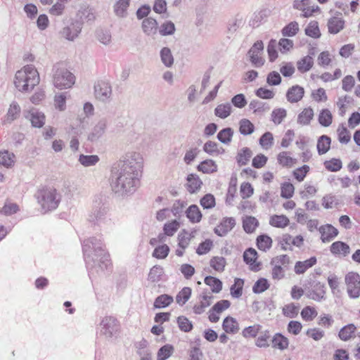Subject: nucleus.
Returning a JSON list of instances; mask_svg holds the SVG:
<instances>
[{
    "mask_svg": "<svg viewBox=\"0 0 360 360\" xmlns=\"http://www.w3.org/2000/svg\"><path fill=\"white\" fill-rule=\"evenodd\" d=\"M137 156L135 165L127 160L120 161L113 167L112 177L116 179L117 190H127L132 186L136 167L141 163V158Z\"/></svg>",
    "mask_w": 360,
    "mask_h": 360,
    "instance_id": "obj_1",
    "label": "nucleus"
},
{
    "mask_svg": "<svg viewBox=\"0 0 360 360\" xmlns=\"http://www.w3.org/2000/svg\"><path fill=\"white\" fill-rule=\"evenodd\" d=\"M39 74L32 65H25L16 72L14 84L20 91H32L39 83Z\"/></svg>",
    "mask_w": 360,
    "mask_h": 360,
    "instance_id": "obj_2",
    "label": "nucleus"
},
{
    "mask_svg": "<svg viewBox=\"0 0 360 360\" xmlns=\"http://www.w3.org/2000/svg\"><path fill=\"white\" fill-rule=\"evenodd\" d=\"M53 82L54 86L59 89H68L74 85L75 77L66 68L56 67Z\"/></svg>",
    "mask_w": 360,
    "mask_h": 360,
    "instance_id": "obj_3",
    "label": "nucleus"
},
{
    "mask_svg": "<svg viewBox=\"0 0 360 360\" xmlns=\"http://www.w3.org/2000/svg\"><path fill=\"white\" fill-rule=\"evenodd\" d=\"M344 283L348 296L352 299L360 297V274L354 271L347 272L344 278Z\"/></svg>",
    "mask_w": 360,
    "mask_h": 360,
    "instance_id": "obj_4",
    "label": "nucleus"
},
{
    "mask_svg": "<svg viewBox=\"0 0 360 360\" xmlns=\"http://www.w3.org/2000/svg\"><path fill=\"white\" fill-rule=\"evenodd\" d=\"M56 190L53 188H46L39 191L38 200L45 210H50L57 207L58 200L56 198Z\"/></svg>",
    "mask_w": 360,
    "mask_h": 360,
    "instance_id": "obj_5",
    "label": "nucleus"
},
{
    "mask_svg": "<svg viewBox=\"0 0 360 360\" xmlns=\"http://www.w3.org/2000/svg\"><path fill=\"white\" fill-rule=\"evenodd\" d=\"M290 263V259L287 255H280L274 257L271 262L272 266L271 276L274 280H281L285 277L284 268Z\"/></svg>",
    "mask_w": 360,
    "mask_h": 360,
    "instance_id": "obj_6",
    "label": "nucleus"
},
{
    "mask_svg": "<svg viewBox=\"0 0 360 360\" xmlns=\"http://www.w3.org/2000/svg\"><path fill=\"white\" fill-rule=\"evenodd\" d=\"M181 227V222L177 219H172L167 221L162 227V233H160L157 238H151L150 244L152 245H156L158 243H162L165 241L167 236L172 237L179 231Z\"/></svg>",
    "mask_w": 360,
    "mask_h": 360,
    "instance_id": "obj_7",
    "label": "nucleus"
},
{
    "mask_svg": "<svg viewBox=\"0 0 360 360\" xmlns=\"http://www.w3.org/2000/svg\"><path fill=\"white\" fill-rule=\"evenodd\" d=\"M304 238L302 235L292 236L290 233H283L279 241L278 245L281 248L285 251H292L294 247L300 248L304 245Z\"/></svg>",
    "mask_w": 360,
    "mask_h": 360,
    "instance_id": "obj_8",
    "label": "nucleus"
},
{
    "mask_svg": "<svg viewBox=\"0 0 360 360\" xmlns=\"http://www.w3.org/2000/svg\"><path fill=\"white\" fill-rule=\"evenodd\" d=\"M264 44L262 41H257L248 51L251 63L256 68L262 67L264 64L263 58Z\"/></svg>",
    "mask_w": 360,
    "mask_h": 360,
    "instance_id": "obj_9",
    "label": "nucleus"
},
{
    "mask_svg": "<svg viewBox=\"0 0 360 360\" xmlns=\"http://www.w3.org/2000/svg\"><path fill=\"white\" fill-rule=\"evenodd\" d=\"M243 260L250 270L257 272L261 269L262 263L258 261V253L252 248H249L243 252Z\"/></svg>",
    "mask_w": 360,
    "mask_h": 360,
    "instance_id": "obj_10",
    "label": "nucleus"
},
{
    "mask_svg": "<svg viewBox=\"0 0 360 360\" xmlns=\"http://www.w3.org/2000/svg\"><path fill=\"white\" fill-rule=\"evenodd\" d=\"M231 307V302L226 300H222L215 303L208 312V319L211 323H217L220 319L222 312Z\"/></svg>",
    "mask_w": 360,
    "mask_h": 360,
    "instance_id": "obj_11",
    "label": "nucleus"
},
{
    "mask_svg": "<svg viewBox=\"0 0 360 360\" xmlns=\"http://www.w3.org/2000/svg\"><path fill=\"white\" fill-rule=\"evenodd\" d=\"M294 8L301 11L302 16L309 18L312 16L315 13L320 11V8L316 5L310 4L309 0H295L293 3Z\"/></svg>",
    "mask_w": 360,
    "mask_h": 360,
    "instance_id": "obj_12",
    "label": "nucleus"
},
{
    "mask_svg": "<svg viewBox=\"0 0 360 360\" xmlns=\"http://www.w3.org/2000/svg\"><path fill=\"white\" fill-rule=\"evenodd\" d=\"M276 161L281 167L285 169H291L298 162L297 159L288 150L279 152L276 155Z\"/></svg>",
    "mask_w": 360,
    "mask_h": 360,
    "instance_id": "obj_13",
    "label": "nucleus"
},
{
    "mask_svg": "<svg viewBox=\"0 0 360 360\" xmlns=\"http://www.w3.org/2000/svg\"><path fill=\"white\" fill-rule=\"evenodd\" d=\"M236 224L234 217H224L214 229V232L219 236H224L235 227Z\"/></svg>",
    "mask_w": 360,
    "mask_h": 360,
    "instance_id": "obj_14",
    "label": "nucleus"
},
{
    "mask_svg": "<svg viewBox=\"0 0 360 360\" xmlns=\"http://www.w3.org/2000/svg\"><path fill=\"white\" fill-rule=\"evenodd\" d=\"M307 297L316 302H321L326 297V288L323 283L315 282L311 290L307 294Z\"/></svg>",
    "mask_w": 360,
    "mask_h": 360,
    "instance_id": "obj_15",
    "label": "nucleus"
},
{
    "mask_svg": "<svg viewBox=\"0 0 360 360\" xmlns=\"http://www.w3.org/2000/svg\"><path fill=\"white\" fill-rule=\"evenodd\" d=\"M320 238L323 243L332 241L339 234V231L330 224L321 225L318 229Z\"/></svg>",
    "mask_w": 360,
    "mask_h": 360,
    "instance_id": "obj_16",
    "label": "nucleus"
},
{
    "mask_svg": "<svg viewBox=\"0 0 360 360\" xmlns=\"http://www.w3.org/2000/svg\"><path fill=\"white\" fill-rule=\"evenodd\" d=\"M314 110L311 106H307L301 109L297 117V124L304 127L311 124L314 118Z\"/></svg>",
    "mask_w": 360,
    "mask_h": 360,
    "instance_id": "obj_17",
    "label": "nucleus"
},
{
    "mask_svg": "<svg viewBox=\"0 0 360 360\" xmlns=\"http://www.w3.org/2000/svg\"><path fill=\"white\" fill-rule=\"evenodd\" d=\"M330 253L338 257H346L350 254L349 245L340 240L333 242L329 248Z\"/></svg>",
    "mask_w": 360,
    "mask_h": 360,
    "instance_id": "obj_18",
    "label": "nucleus"
},
{
    "mask_svg": "<svg viewBox=\"0 0 360 360\" xmlns=\"http://www.w3.org/2000/svg\"><path fill=\"white\" fill-rule=\"evenodd\" d=\"M305 94L304 89L300 85H293L286 92V99L290 103H295L300 101Z\"/></svg>",
    "mask_w": 360,
    "mask_h": 360,
    "instance_id": "obj_19",
    "label": "nucleus"
},
{
    "mask_svg": "<svg viewBox=\"0 0 360 360\" xmlns=\"http://www.w3.org/2000/svg\"><path fill=\"white\" fill-rule=\"evenodd\" d=\"M202 186V181L198 175L190 174L187 176L186 188L188 193L193 194L200 191Z\"/></svg>",
    "mask_w": 360,
    "mask_h": 360,
    "instance_id": "obj_20",
    "label": "nucleus"
},
{
    "mask_svg": "<svg viewBox=\"0 0 360 360\" xmlns=\"http://www.w3.org/2000/svg\"><path fill=\"white\" fill-rule=\"evenodd\" d=\"M271 346L274 349L285 350L289 347V340L283 334L276 333L271 338Z\"/></svg>",
    "mask_w": 360,
    "mask_h": 360,
    "instance_id": "obj_21",
    "label": "nucleus"
},
{
    "mask_svg": "<svg viewBox=\"0 0 360 360\" xmlns=\"http://www.w3.org/2000/svg\"><path fill=\"white\" fill-rule=\"evenodd\" d=\"M212 299L213 296L210 293L201 295L199 302L193 307V312L196 314L203 313L211 305Z\"/></svg>",
    "mask_w": 360,
    "mask_h": 360,
    "instance_id": "obj_22",
    "label": "nucleus"
},
{
    "mask_svg": "<svg viewBox=\"0 0 360 360\" xmlns=\"http://www.w3.org/2000/svg\"><path fill=\"white\" fill-rule=\"evenodd\" d=\"M195 233L196 230H192L191 231L186 229L181 230L177 236L178 246L187 248L191 240L195 238Z\"/></svg>",
    "mask_w": 360,
    "mask_h": 360,
    "instance_id": "obj_23",
    "label": "nucleus"
},
{
    "mask_svg": "<svg viewBox=\"0 0 360 360\" xmlns=\"http://www.w3.org/2000/svg\"><path fill=\"white\" fill-rule=\"evenodd\" d=\"M316 262L317 259L315 257H311L304 261H298L295 264L294 271L296 274H303L309 269L314 266Z\"/></svg>",
    "mask_w": 360,
    "mask_h": 360,
    "instance_id": "obj_24",
    "label": "nucleus"
},
{
    "mask_svg": "<svg viewBox=\"0 0 360 360\" xmlns=\"http://www.w3.org/2000/svg\"><path fill=\"white\" fill-rule=\"evenodd\" d=\"M222 328L226 333L236 334L239 331L240 327L237 320L229 316L224 319Z\"/></svg>",
    "mask_w": 360,
    "mask_h": 360,
    "instance_id": "obj_25",
    "label": "nucleus"
},
{
    "mask_svg": "<svg viewBox=\"0 0 360 360\" xmlns=\"http://www.w3.org/2000/svg\"><path fill=\"white\" fill-rule=\"evenodd\" d=\"M336 135L338 141L343 145L348 144L352 138L351 132L345 124H340L336 129Z\"/></svg>",
    "mask_w": 360,
    "mask_h": 360,
    "instance_id": "obj_26",
    "label": "nucleus"
},
{
    "mask_svg": "<svg viewBox=\"0 0 360 360\" xmlns=\"http://www.w3.org/2000/svg\"><path fill=\"white\" fill-rule=\"evenodd\" d=\"M269 223L273 227L285 229L290 224V219L284 214H273L269 217Z\"/></svg>",
    "mask_w": 360,
    "mask_h": 360,
    "instance_id": "obj_27",
    "label": "nucleus"
},
{
    "mask_svg": "<svg viewBox=\"0 0 360 360\" xmlns=\"http://www.w3.org/2000/svg\"><path fill=\"white\" fill-rule=\"evenodd\" d=\"M186 216L192 224L199 223L202 218V214L196 205H191L187 208Z\"/></svg>",
    "mask_w": 360,
    "mask_h": 360,
    "instance_id": "obj_28",
    "label": "nucleus"
},
{
    "mask_svg": "<svg viewBox=\"0 0 360 360\" xmlns=\"http://www.w3.org/2000/svg\"><path fill=\"white\" fill-rule=\"evenodd\" d=\"M273 245L272 238L267 234L259 235L256 238L257 248L262 252L269 251Z\"/></svg>",
    "mask_w": 360,
    "mask_h": 360,
    "instance_id": "obj_29",
    "label": "nucleus"
},
{
    "mask_svg": "<svg viewBox=\"0 0 360 360\" xmlns=\"http://www.w3.org/2000/svg\"><path fill=\"white\" fill-rule=\"evenodd\" d=\"M252 152L250 148L244 147L241 148L236 156V160L239 166H245L248 164L252 158Z\"/></svg>",
    "mask_w": 360,
    "mask_h": 360,
    "instance_id": "obj_30",
    "label": "nucleus"
},
{
    "mask_svg": "<svg viewBox=\"0 0 360 360\" xmlns=\"http://www.w3.org/2000/svg\"><path fill=\"white\" fill-rule=\"evenodd\" d=\"M111 88L108 84L102 82L95 86V96L96 98L105 100L110 97Z\"/></svg>",
    "mask_w": 360,
    "mask_h": 360,
    "instance_id": "obj_31",
    "label": "nucleus"
},
{
    "mask_svg": "<svg viewBox=\"0 0 360 360\" xmlns=\"http://www.w3.org/2000/svg\"><path fill=\"white\" fill-rule=\"evenodd\" d=\"M209 264L216 272L222 273L224 271L227 263L224 257L214 256L210 259Z\"/></svg>",
    "mask_w": 360,
    "mask_h": 360,
    "instance_id": "obj_32",
    "label": "nucleus"
},
{
    "mask_svg": "<svg viewBox=\"0 0 360 360\" xmlns=\"http://www.w3.org/2000/svg\"><path fill=\"white\" fill-rule=\"evenodd\" d=\"M345 26V21L340 17H332L328 20V28L330 33L337 34L341 31Z\"/></svg>",
    "mask_w": 360,
    "mask_h": 360,
    "instance_id": "obj_33",
    "label": "nucleus"
},
{
    "mask_svg": "<svg viewBox=\"0 0 360 360\" xmlns=\"http://www.w3.org/2000/svg\"><path fill=\"white\" fill-rule=\"evenodd\" d=\"M203 150L212 156H217L224 153V148L212 141H208L204 144Z\"/></svg>",
    "mask_w": 360,
    "mask_h": 360,
    "instance_id": "obj_34",
    "label": "nucleus"
},
{
    "mask_svg": "<svg viewBox=\"0 0 360 360\" xmlns=\"http://www.w3.org/2000/svg\"><path fill=\"white\" fill-rule=\"evenodd\" d=\"M259 221L252 216H245L243 218V227L248 233H253L259 226Z\"/></svg>",
    "mask_w": 360,
    "mask_h": 360,
    "instance_id": "obj_35",
    "label": "nucleus"
},
{
    "mask_svg": "<svg viewBox=\"0 0 360 360\" xmlns=\"http://www.w3.org/2000/svg\"><path fill=\"white\" fill-rule=\"evenodd\" d=\"M20 113V108L16 103H13L10 105L8 112L4 120V123H11L16 120Z\"/></svg>",
    "mask_w": 360,
    "mask_h": 360,
    "instance_id": "obj_36",
    "label": "nucleus"
},
{
    "mask_svg": "<svg viewBox=\"0 0 360 360\" xmlns=\"http://www.w3.org/2000/svg\"><path fill=\"white\" fill-rule=\"evenodd\" d=\"M318 121L324 127L330 126L333 121V116L330 110L327 108L322 109L319 112Z\"/></svg>",
    "mask_w": 360,
    "mask_h": 360,
    "instance_id": "obj_37",
    "label": "nucleus"
},
{
    "mask_svg": "<svg viewBox=\"0 0 360 360\" xmlns=\"http://www.w3.org/2000/svg\"><path fill=\"white\" fill-rule=\"evenodd\" d=\"M331 139L327 135L321 136L317 141V150L319 155L326 153L330 148Z\"/></svg>",
    "mask_w": 360,
    "mask_h": 360,
    "instance_id": "obj_38",
    "label": "nucleus"
},
{
    "mask_svg": "<svg viewBox=\"0 0 360 360\" xmlns=\"http://www.w3.org/2000/svg\"><path fill=\"white\" fill-rule=\"evenodd\" d=\"M245 281L240 278L234 279L233 284L230 288V294L234 298H239L243 293Z\"/></svg>",
    "mask_w": 360,
    "mask_h": 360,
    "instance_id": "obj_39",
    "label": "nucleus"
},
{
    "mask_svg": "<svg viewBox=\"0 0 360 360\" xmlns=\"http://www.w3.org/2000/svg\"><path fill=\"white\" fill-rule=\"evenodd\" d=\"M314 65L313 58L310 56H306L297 62V68L301 73H304L310 70Z\"/></svg>",
    "mask_w": 360,
    "mask_h": 360,
    "instance_id": "obj_40",
    "label": "nucleus"
},
{
    "mask_svg": "<svg viewBox=\"0 0 360 360\" xmlns=\"http://www.w3.org/2000/svg\"><path fill=\"white\" fill-rule=\"evenodd\" d=\"M204 283L210 288L213 293H219L222 290V282L216 277L207 276L205 278Z\"/></svg>",
    "mask_w": 360,
    "mask_h": 360,
    "instance_id": "obj_41",
    "label": "nucleus"
},
{
    "mask_svg": "<svg viewBox=\"0 0 360 360\" xmlns=\"http://www.w3.org/2000/svg\"><path fill=\"white\" fill-rule=\"evenodd\" d=\"M197 169L204 174H211L217 171V165L212 160H205L201 162Z\"/></svg>",
    "mask_w": 360,
    "mask_h": 360,
    "instance_id": "obj_42",
    "label": "nucleus"
},
{
    "mask_svg": "<svg viewBox=\"0 0 360 360\" xmlns=\"http://www.w3.org/2000/svg\"><path fill=\"white\" fill-rule=\"evenodd\" d=\"M310 167L303 165L292 172V176L297 182H302L310 172Z\"/></svg>",
    "mask_w": 360,
    "mask_h": 360,
    "instance_id": "obj_43",
    "label": "nucleus"
},
{
    "mask_svg": "<svg viewBox=\"0 0 360 360\" xmlns=\"http://www.w3.org/2000/svg\"><path fill=\"white\" fill-rule=\"evenodd\" d=\"M318 311L314 307L305 306L300 312V316L304 321L311 322L317 316Z\"/></svg>",
    "mask_w": 360,
    "mask_h": 360,
    "instance_id": "obj_44",
    "label": "nucleus"
},
{
    "mask_svg": "<svg viewBox=\"0 0 360 360\" xmlns=\"http://www.w3.org/2000/svg\"><path fill=\"white\" fill-rule=\"evenodd\" d=\"M81 28L79 25L72 24L70 27L63 28L61 32L63 37L68 40H73L80 32Z\"/></svg>",
    "mask_w": 360,
    "mask_h": 360,
    "instance_id": "obj_45",
    "label": "nucleus"
},
{
    "mask_svg": "<svg viewBox=\"0 0 360 360\" xmlns=\"http://www.w3.org/2000/svg\"><path fill=\"white\" fill-rule=\"evenodd\" d=\"M142 28L146 34H153L157 31L158 22L152 18H147L142 22Z\"/></svg>",
    "mask_w": 360,
    "mask_h": 360,
    "instance_id": "obj_46",
    "label": "nucleus"
},
{
    "mask_svg": "<svg viewBox=\"0 0 360 360\" xmlns=\"http://www.w3.org/2000/svg\"><path fill=\"white\" fill-rule=\"evenodd\" d=\"M300 31V26L297 22L292 21L287 24L281 30V34L283 37H292L295 36Z\"/></svg>",
    "mask_w": 360,
    "mask_h": 360,
    "instance_id": "obj_47",
    "label": "nucleus"
},
{
    "mask_svg": "<svg viewBox=\"0 0 360 360\" xmlns=\"http://www.w3.org/2000/svg\"><path fill=\"white\" fill-rule=\"evenodd\" d=\"M281 197L285 199H290L295 194V186L289 182L285 181L281 184Z\"/></svg>",
    "mask_w": 360,
    "mask_h": 360,
    "instance_id": "obj_48",
    "label": "nucleus"
},
{
    "mask_svg": "<svg viewBox=\"0 0 360 360\" xmlns=\"http://www.w3.org/2000/svg\"><path fill=\"white\" fill-rule=\"evenodd\" d=\"M287 110L283 108H278L273 110L271 114V121L276 124L278 125L283 122V121L287 117Z\"/></svg>",
    "mask_w": 360,
    "mask_h": 360,
    "instance_id": "obj_49",
    "label": "nucleus"
},
{
    "mask_svg": "<svg viewBox=\"0 0 360 360\" xmlns=\"http://www.w3.org/2000/svg\"><path fill=\"white\" fill-rule=\"evenodd\" d=\"M356 330V328L354 324H348L341 328L339 332V337L341 340L347 341L354 337Z\"/></svg>",
    "mask_w": 360,
    "mask_h": 360,
    "instance_id": "obj_50",
    "label": "nucleus"
},
{
    "mask_svg": "<svg viewBox=\"0 0 360 360\" xmlns=\"http://www.w3.org/2000/svg\"><path fill=\"white\" fill-rule=\"evenodd\" d=\"M29 114L30 116L28 117L30 120L32 126L35 127H41L44 125L45 121L44 114L34 110H30Z\"/></svg>",
    "mask_w": 360,
    "mask_h": 360,
    "instance_id": "obj_51",
    "label": "nucleus"
},
{
    "mask_svg": "<svg viewBox=\"0 0 360 360\" xmlns=\"http://www.w3.org/2000/svg\"><path fill=\"white\" fill-rule=\"evenodd\" d=\"M260 146L264 150H269L274 145V135L270 131H266L262 135L259 140Z\"/></svg>",
    "mask_w": 360,
    "mask_h": 360,
    "instance_id": "obj_52",
    "label": "nucleus"
},
{
    "mask_svg": "<svg viewBox=\"0 0 360 360\" xmlns=\"http://www.w3.org/2000/svg\"><path fill=\"white\" fill-rule=\"evenodd\" d=\"M214 247V242L212 240L207 238L201 242L195 250V252L198 255H206L211 251Z\"/></svg>",
    "mask_w": 360,
    "mask_h": 360,
    "instance_id": "obj_53",
    "label": "nucleus"
},
{
    "mask_svg": "<svg viewBox=\"0 0 360 360\" xmlns=\"http://www.w3.org/2000/svg\"><path fill=\"white\" fill-rule=\"evenodd\" d=\"M342 75V70L340 68H336L333 73L325 72L321 75L316 77L324 82H329L340 79Z\"/></svg>",
    "mask_w": 360,
    "mask_h": 360,
    "instance_id": "obj_54",
    "label": "nucleus"
},
{
    "mask_svg": "<svg viewBox=\"0 0 360 360\" xmlns=\"http://www.w3.org/2000/svg\"><path fill=\"white\" fill-rule=\"evenodd\" d=\"M192 290L189 287H184L176 296V302L179 305H184L190 299Z\"/></svg>",
    "mask_w": 360,
    "mask_h": 360,
    "instance_id": "obj_55",
    "label": "nucleus"
},
{
    "mask_svg": "<svg viewBox=\"0 0 360 360\" xmlns=\"http://www.w3.org/2000/svg\"><path fill=\"white\" fill-rule=\"evenodd\" d=\"M215 115L225 119L231 113V106L229 103H222L218 105L214 110Z\"/></svg>",
    "mask_w": 360,
    "mask_h": 360,
    "instance_id": "obj_56",
    "label": "nucleus"
},
{
    "mask_svg": "<svg viewBox=\"0 0 360 360\" xmlns=\"http://www.w3.org/2000/svg\"><path fill=\"white\" fill-rule=\"evenodd\" d=\"M271 338L269 331L265 330L256 339L255 344L259 347H269L271 345Z\"/></svg>",
    "mask_w": 360,
    "mask_h": 360,
    "instance_id": "obj_57",
    "label": "nucleus"
},
{
    "mask_svg": "<svg viewBox=\"0 0 360 360\" xmlns=\"http://www.w3.org/2000/svg\"><path fill=\"white\" fill-rule=\"evenodd\" d=\"M130 0H118L114 5V11L117 16L123 17L129 6Z\"/></svg>",
    "mask_w": 360,
    "mask_h": 360,
    "instance_id": "obj_58",
    "label": "nucleus"
},
{
    "mask_svg": "<svg viewBox=\"0 0 360 360\" xmlns=\"http://www.w3.org/2000/svg\"><path fill=\"white\" fill-rule=\"evenodd\" d=\"M305 34L312 38H319L321 36V32L317 21H311L305 29Z\"/></svg>",
    "mask_w": 360,
    "mask_h": 360,
    "instance_id": "obj_59",
    "label": "nucleus"
},
{
    "mask_svg": "<svg viewBox=\"0 0 360 360\" xmlns=\"http://www.w3.org/2000/svg\"><path fill=\"white\" fill-rule=\"evenodd\" d=\"M283 314L288 318H295L299 313V308L294 303L285 304L282 308Z\"/></svg>",
    "mask_w": 360,
    "mask_h": 360,
    "instance_id": "obj_60",
    "label": "nucleus"
},
{
    "mask_svg": "<svg viewBox=\"0 0 360 360\" xmlns=\"http://www.w3.org/2000/svg\"><path fill=\"white\" fill-rule=\"evenodd\" d=\"M233 136V130L227 127L221 129L217 134V139L219 141L224 144H229L231 143Z\"/></svg>",
    "mask_w": 360,
    "mask_h": 360,
    "instance_id": "obj_61",
    "label": "nucleus"
},
{
    "mask_svg": "<svg viewBox=\"0 0 360 360\" xmlns=\"http://www.w3.org/2000/svg\"><path fill=\"white\" fill-rule=\"evenodd\" d=\"M255 129L254 124L248 119H242L239 122V131L243 135H250Z\"/></svg>",
    "mask_w": 360,
    "mask_h": 360,
    "instance_id": "obj_62",
    "label": "nucleus"
},
{
    "mask_svg": "<svg viewBox=\"0 0 360 360\" xmlns=\"http://www.w3.org/2000/svg\"><path fill=\"white\" fill-rule=\"evenodd\" d=\"M173 302V297L164 294L158 296L154 302L155 308H164L169 306Z\"/></svg>",
    "mask_w": 360,
    "mask_h": 360,
    "instance_id": "obj_63",
    "label": "nucleus"
},
{
    "mask_svg": "<svg viewBox=\"0 0 360 360\" xmlns=\"http://www.w3.org/2000/svg\"><path fill=\"white\" fill-rule=\"evenodd\" d=\"M174 352V347L171 345H165L162 346L158 352L157 360H166Z\"/></svg>",
    "mask_w": 360,
    "mask_h": 360,
    "instance_id": "obj_64",
    "label": "nucleus"
}]
</instances>
